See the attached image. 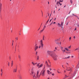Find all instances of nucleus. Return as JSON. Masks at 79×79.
<instances>
[{"label":"nucleus","instance_id":"nucleus-41","mask_svg":"<svg viewBox=\"0 0 79 79\" xmlns=\"http://www.w3.org/2000/svg\"><path fill=\"white\" fill-rule=\"evenodd\" d=\"M52 24H53V22H52L51 24H50V26H51V25Z\"/></svg>","mask_w":79,"mask_h":79},{"label":"nucleus","instance_id":"nucleus-53","mask_svg":"<svg viewBox=\"0 0 79 79\" xmlns=\"http://www.w3.org/2000/svg\"><path fill=\"white\" fill-rule=\"evenodd\" d=\"M62 5V4H61V3H60V5L61 6V5Z\"/></svg>","mask_w":79,"mask_h":79},{"label":"nucleus","instance_id":"nucleus-2","mask_svg":"<svg viewBox=\"0 0 79 79\" xmlns=\"http://www.w3.org/2000/svg\"><path fill=\"white\" fill-rule=\"evenodd\" d=\"M60 48L61 50H62L63 53H64V52L66 53H69V52H66L65 51V50H66V51H69V50H68V49L67 48H65L64 49L61 46L60 47Z\"/></svg>","mask_w":79,"mask_h":79},{"label":"nucleus","instance_id":"nucleus-20","mask_svg":"<svg viewBox=\"0 0 79 79\" xmlns=\"http://www.w3.org/2000/svg\"><path fill=\"white\" fill-rule=\"evenodd\" d=\"M45 65H44V68L43 69V70L42 71H44V70H45Z\"/></svg>","mask_w":79,"mask_h":79},{"label":"nucleus","instance_id":"nucleus-13","mask_svg":"<svg viewBox=\"0 0 79 79\" xmlns=\"http://www.w3.org/2000/svg\"><path fill=\"white\" fill-rule=\"evenodd\" d=\"M47 73L48 74H50V71H49L48 70L47 71Z\"/></svg>","mask_w":79,"mask_h":79},{"label":"nucleus","instance_id":"nucleus-9","mask_svg":"<svg viewBox=\"0 0 79 79\" xmlns=\"http://www.w3.org/2000/svg\"><path fill=\"white\" fill-rule=\"evenodd\" d=\"M43 66V64H41L40 66L38 68H42Z\"/></svg>","mask_w":79,"mask_h":79},{"label":"nucleus","instance_id":"nucleus-45","mask_svg":"<svg viewBox=\"0 0 79 79\" xmlns=\"http://www.w3.org/2000/svg\"><path fill=\"white\" fill-rule=\"evenodd\" d=\"M52 21V19H51L50 21H49V23H50V22H51V21Z\"/></svg>","mask_w":79,"mask_h":79},{"label":"nucleus","instance_id":"nucleus-43","mask_svg":"<svg viewBox=\"0 0 79 79\" xmlns=\"http://www.w3.org/2000/svg\"><path fill=\"white\" fill-rule=\"evenodd\" d=\"M73 38L74 39H76V37L75 36H74L73 37Z\"/></svg>","mask_w":79,"mask_h":79},{"label":"nucleus","instance_id":"nucleus-48","mask_svg":"<svg viewBox=\"0 0 79 79\" xmlns=\"http://www.w3.org/2000/svg\"><path fill=\"white\" fill-rule=\"evenodd\" d=\"M79 50V48H77L75 50Z\"/></svg>","mask_w":79,"mask_h":79},{"label":"nucleus","instance_id":"nucleus-10","mask_svg":"<svg viewBox=\"0 0 79 79\" xmlns=\"http://www.w3.org/2000/svg\"><path fill=\"white\" fill-rule=\"evenodd\" d=\"M58 40V39H57V40H55V42H56V44H59V43H58V42H57V41Z\"/></svg>","mask_w":79,"mask_h":79},{"label":"nucleus","instance_id":"nucleus-54","mask_svg":"<svg viewBox=\"0 0 79 79\" xmlns=\"http://www.w3.org/2000/svg\"><path fill=\"white\" fill-rule=\"evenodd\" d=\"M37 64V63H35V64Z\"/></svg>","mask_w":79,"mask_h":79},{"label":"nucleus","instance_id":"nucleus-46","mask_svg":"<svg viewBox=\"0 0 79 79\" xmlns=\"http://www.w3.org/2000/svg\"><path fill=\"white\" fill-rule=\"evenodd\" d=\"M55 50H57V48H56V47L55 48Z\"/></svg>","mask_w":79,"mask_h":79},{"label":"nucleus","instance_id":"nucleus-36","mask_svg":"<svg viewBox=\"0 0 79 79\" xmlns=\"http://www.w3.org/2000/svg\"><path fill=\"white\" fill-rule=\"evenodd\" d=\"M15 39H16V40H18V37H17L15 38Z\"/></svg>","mask_w":79,"mask_h":79},{"label":"nucleus","instance_id":"nucleus-23","mask_svg":"<svg viewBox=\"0 0 79 79\" xmlns=\"http://www.w3.org/2000/svg\"><path fill=\"white\" fill-rule=\"evenodd\" d=\"M31 63H32V64H33V66H35V63H34V62H32Z\"/></svg>","mask_w":79,"mask_h":79},{"label":"nucleus","instance_id":"nucleus-61","mask_svg":"<svg viewBox=\"0 0 79 79\" xmlns=\"http://www.w3.org/2000/svg\"><path fill=\"white\" fill-rule=\"evenodd\" d=\"M68 65H69V64H68V63H66Z\"/></svg>","mask_w":79,"mask_h":79},{"label":"nucleus","instance_id":"nucleus-4","mask_svg":"<svg viewBox=\"0 0 79 79\" xmlns=\"http://www.w3.org/2000/svg\"><path fill=\"white\" fill-rule=\"evenodd\" d=\"M40 44L41 45H40L39 47V48H40L41 47L42 48H43V47H44V44H43V41H42V40H41L40 41Z\"/></svg>","mask_w":79,"mask_h":79},{"label":"nucleus","instance_id":"nucleus-35","mask_svg":"<svg viewBox=\"0 0 79 79\" xmlns=\"http://www.w3.org/2000/svg\"><path fill=\"white\" fill-rule=\"evenodd\" d=\"M8 66H10V62H8Z\"/></svg>","mask_w":79,"mask_h":79},{"label":"nucleus","instance_id":"nucleus-30","mask_svg":"<svg viewBox=\"0 0 79 79\" xmlns=\"http://www.w3.org/2000/svg\"><path fill=\"white\" fill-rule=\"evenodd\" d=\"M77 27H79V23H77Z\"/></svg>","mask_w":79,"mask_h":79},{"label":"nucleus","instance_id":"nucleus-47","mask_svg":"<svg viewBox=\"0 0 79 79\" xmlns=\"http://www.w3.org/2000/svg\"><path fill=\"white\" fill-rule=\"evenodd\" d=\"M71 46H69V48H71Z\"/></svg>","mask_w":79,"mask_h":79},{"label":"nucleus","instance_id":"nucleus-19","mask_svg":"<svg viewBox=\"0 0 79 79\" xmlns=\"http://www.w3.org/2000/svg\"><path fill=\"white\" fill-rule=\"evenodd\" d=\"M0 11H1V10H2V3H0Z\"/></svg>","mask_w":79,"mask_h":79},{"label":"nucleus","instance_id":"nucleus-37","mask_svg":"<svg viewBox=\"0 0 79 79\" xmlns=\"http://www.w3.org/2000/svg\"><path fill=\"white\" fill-rule=\"evenodd\" d=\"M57 73H59V74L61 73V72H60L58 71V70L57 71Z\"/></svg>","mask_w":79,"mask_h":79},{"label":"nucleus","instance_id":"nucleus-8","mask_svg":"<svg viewBox=\"0 0 79 79\" xmlns=\"http://www.w3.org/2000/svg\"><path fill=\"white\" fill-rule=\"evenodd\" d=\"M38 48H39V47L37 46V44H35V48L37 50V49H38Z\"/></svg>","mask_w":79,"mask_h":79},{"label":"nucleus","instance_id":"nucleus-60","mask_svg":"<svg viewBox=\"0 0 79 79\" xmlns=\"http://www.w3.org/2000/svg\"><path fill=\"white\" fill-rule=\"evenodd\" d=\"M56 18H55V19H54V21H55V20H56Z\"/></svg>","mask_w":79,"mask_h":79},{"label":"nucleus","instance_id":"nucleus-25","mask_svg":"<svg viewBox=\"0 0 79 79\" xmlns=\"http://www.w3.org/2000/svg\"><path fill=\"white\" fill-rule=\"evenodd\" d=\"M45 64H46V65H47L48 64V62H47V61H46Z\"/></svg>","mask_w":79,"mask_h":79},{"label":"nucleus","instance_id":"nucleus-14","mask_svg":"<svg viewBox=\"0 0 79 79\" xmlns=\"http://www.w3.org/2000/svg\"><path fill=\"white\" fill-rule=\"evenodd\" d=\"M3 70L2 69H1V76H2V74H3V72H2Z\"/></svg>","mask_w":79,"mask_h":79},{"label":"nucleus","instance_id":"nucleus-18","mask_svg":"<svg viewBox=\"0 0 79 79\" xmlns=\"http://www.w3.org/2000/svg\"><path fill=\"white\" fill-rule=\"evenodd\" d=\"M45 27H46V26H45V25H44L43 29L44 30L45 29Z\"/></svg>","mask_w":79,"mask_h":79},{"label":"nucleus","instance_id":"nucleus-59","mask_svg":"<svg viewBox=\"0 0 79 79\" xmlns=\"http://www.w3.org/2000/svg\"><path fill=\"white\" fill-rule=\"evenodd\" d=\"M76 28H75V29H74L75 31H76Z\"/></svg>","mask_w":79,"mask_h":79},{"label":"nucleus","instance_id":"nucleus-32","mask_svg":"<svg viewBox=\"0 0 79 79\" xmlns=\"http://www.w3.org/2000/svg\"><path fill=\"white\" fill-rule=\"evenodd\" d=\"M52 52H53V53H54V52H56V50H54L53 51H52Z\"/></svg>","mask_w":79,"mask_h":79},{"label":"nucleus","instance_id":"nucleus-42","mask_svg":"<svg viewBox=\"0 0 79 79\" xmlns=\"http://www.w3.org/2000/svg\"><path fill=\"white\" fill-rule=\"evenodd\" d=\"M69 39L70 40H71V37H70L69 38Z\"/></svg>","mask_w":79,"mask_h":79},{"label":"nucleus","instance_id":"nucleus-38","mask_svg":"<svg viewBox=\"0 0 79 79\" xmlns=\"http://www.w3.org/2000/svg\"><path fill=\"white\" fill-rule=\"evenodd\" d=\"M73 16H76V15H74V14H73Z\"/></svg>","mask_w":79,"mask_h":79},{"label":"nucleus","instance_id":"nucleus-21","mask_svg":"<svg viewBox=\"0 0 79 79\" xmlns=\"http://www.w3.org/2000/svg\"><path fill=\"white\" fill-rule=\"evenodd\" d=\"M47 67H48V68H50V65H48V64L47 65Z\"/></svg>","mask_w":79,"mask_h":79},{"label":"nucleus","instance_id":"nucleus-49","mask_svg":"<svg viewBox=\"0 0 79 79\" xmlns=\"http://www.w3.org/2000/svg\"><path fill=\"white\" fill-rule=\"evenodd\" d=\"M43 40H44V37L43 38Z\"/></svg>","mask_w":79,"mask_h":79},{"label":"nucleus","instance_id":"nucleus-26","mask_svg":"<svg viewBox=\"0 0 79 79\" xmlns=\"http://www.w3.org/2000/svg\"><path fill=\"white\" fill-rule=\"evenodd\" d=\"M39 56H38L37 57V60H39Z\"/></svg>","mask_w":79,"mask_h":79},{"label":"nucleus","instance_id":"nucleus-6","mask_svg":"<svg viewBox=\"0 0 79 79\" xmlns=\"http://www.w3.org/2000/svg\"><path fill=\"white\" fill-rule=\"evenodd\" d=\"M66 68L67 69H66V70L67 71H72V70L71 69V68L70 67H68L66 66Z\"/></svg>","mask_w":79,"mask_h":79},{"label":"nucleus","instance_id":"nucleus-1","mask_svg":"<svg viewBox=\"0 0 79 79\" xmlns=\"http://www.w3.org/2000/svg\"><path fill=\"white\" fill-rule=\"evenodd\" d=\"M39 73V71H37L36 74L35 72L32 71L30 73V74L32 76L33 79H36L38 78Z\"/></svg>","mask_w":79,"mask_h":79},{"label":"nucleus","instance_id":"nucleus-52","mask_svg":"<svg viewBox=\"0 0 79 79\" xmlns=\"http://www.w3.org/2000/svg\"><path fill=\"white\" fill-rule=\"evenodd\" d=\"M65 77H67V76L65 75Z\"/></svg>","mask_w":79,"mask_h":79},{"label":"nucleus","instance_id":"nucleus-15","mask_svg":"<svg viewBox=\"0 0 79 79\" xmlns=\"http://www.w3.org/2000/svg\"><path fill=\"white\" fill-rule=\"evenodd\" d=\"M40 64V63H39L37 64V67H38V68H39V67Z\"/></svg>","mask_w":79,"mask_h":79},{"label":"nucleus","instance_id":"nucleus-33","mask_svg":"<svg viewBox=\"0 0 79 79\" xmlns=\"http://www.w3.org/2000/svg\"><path fill=\"white\" fill-rule=\"evenodd\" d=\"M70 2L71 4L73 3V1L72 0H70Z\"/></svg>","mask_w":79,"mask_h":79},{"label":"nucleus","instance_id":"nucleus-57","mask_svg":"<svg viewBox=\"0 0 79 79\" xmlns=\"http://www.w3.org/2000/svg\"><path fill=\"white\" fill-rule=\"evenodd\" d=\"M62 67L63 68H64V67H63V65H62Z\"/></svg>","mask_w":79,"mask_h":79},{"label":"nucleus","instance_id":"nucleus-24","mask_svg":"<svg viewBox=\"0 0 79 79\" xmlns=\"http://www.w3.org/2000/svg\"><path fill=\"white\" fill-rule=\"evenodd\" d=\"M58 24L59 26H59V27H61V25H60V23H58Z\"/></svg>","mask_w":79,"mask_h":79},{"label":"nucleus","instance_id":"nucleus-55","mask_svg":"<svg viewBox=\"0 0 79 79\" xmlns=\"http://www.w3.org/2000/svg\"><path fill=\"white\" fill-rule=\"evenodd\" d=\"M71 57H72V58H74V56H71Z\"/></svg>","mask_w":79,"mask_h":79},{"label":"nucleus","instance_id":"nucleus-63","mask_svg":"<svg viewBox=\"0 0 79 79\" xmlns=\"http://www.w3.org/2000/svg\"><path fill=\"white\" fill-rule=\"evenodd\" d=\"M64 73H66V71L64 70Z\"/></svg>","mask_w":79,"mask_h":79},{"label":"nucleus","instance_id":"nucleus-39","mask_svg":"<svg viewBox=\"0 0 79 79\" xmlns=\"http://www.w3.org/2000/svg\"><path fill=\"white\" fill-rule=\"evenodd\" d=\"M76 17H77V19H79V17H77V16H76Z\"/></svg>","mask_w":79,"mask_h":79},{"label":"nucleus","instance_id":"nucleus-64","mask_svg":"<svg viewBox=\"0 0 79 79\" xmlns=\"http://www.w3.org/2000/svg\"><path fill=\"white\" fill-rule=\"evenodd\" d=\"M60 10V9H59V10H58V11H59V10Z\"/></svg>","mask_w":79,"mask_h":79},{"label":"nucleus","instance_id":"nucleus-50","mask_svg":"<svg viewBox=\"0 0 79 79\" xmlns=\"http://www.w3.org/2000/svg\"><path fill=\"white\" fill-rule=\"evenodd\" d=\"M52 76H54V73H52Z\"/></svg>","mask_w":79,"mask_h":79},{"label":"nucleus","instance_id":"nucleus-28","mask_svg":"<svg viewBox=\"0 0 79 79\" xmlns=\"http://www.w3.org/2000/svg\"><path fill=\"white\" fill-rule=\"evenodd\" d=\"M19 79H22V77L21 76H19Z\"/></svg>","mask_w":79,"mask_h":79},{"label":"nucleus","instance_id":"nucleus-56","mask_svg":"<svg viewBox=\"0 0 79 79\" xmlns=\"http://www.w3.org/2000/svg\"><path fill=\"white\" fill-rule=\"evenodd\" d=\"M61 42H60V45H61Z\"/></svg>","mask_w":79,"mask_h":79},{"label":"nucleus","instance_id":"nucleus-22","mask_svg":"<svg viewBox=\"0 0 79 79\" xmlns=\"http://www.w3.org/2000/svg\"><path fill=\"white\" fill-rule=\"evenodd\" d=\"M44 29H43V30H41L40 31V33H41L42 32H43V31H44Z\"/></svg>","mask_w":79,"mask_h":79},{"label":"nucleus","instance_id":"nucleus-5","mask_svg":"<svg viewBox=\"0 0 79 79\" xmlns=\"http://www.w3.org/2000/svg\"><path fill=\"white\" fill-rule=\"evenodd\" d=\"M58 55L56 54L54 55L53 56L54 60L55 61H57V60H58Z\"/></svg>","mask_w":79,"mask_h":79},{"label":"nucleus","instance_id":"nucleus-27","mask_svg":"<svg viewBox=\"0 0 79 79\" xmlns=\"http://www.w3.org/2000/svg\"><path fill=\"white\" fill-rule=\"evenodd\" d=\"M77 67H78V68H79V62L78 64H77Z\"/></svg>","mask_w":79,"mask_h":79},{"label":"nucleus","instance_id":"nucleus-12","mask_svg":"<svg viewBox=\"0 0 79 79\" xmlns=\"http://www.w3.org/2000/svg\"><path fill=\"white\" fill-rule=\"evenodd\" d=\"M69 58H70V56H69L67 57H66V58H63L62 59H67Z\"/></svg>","mask_w":79,"mask_h":79},{"label":"nucleus","instance_id":"nucleus-51","mask_svg":"<svg viewBox=\"0 0 79 79\" xmlns=\"http://www.w3.org/2000/svg\"><path fill=\"white\" fill-rule=\"evenodd\" d=\"M49 21V19H48V21L47 22V23H48V21Z\"/></svg>","mask_w":79,"mask_h":79},{"label":"nucleus","instance_id":"nucleus-17","mask_svg":"<svg viewBox=\"0 0 79 79\" xmlns=\"http://www.w3.org/2000/svg\"><path fill=\"white\" fill-rule=\"evenodd\" d=\"M11 67H12V66H13V60L11 61Z\"/></svg>","mask_w":79,"mask_h":79},{"label":"nucleus","instance_id":"nucleus-62","mask_svg":"<svg viewBox=\"0 0 79 79\" xmlns=\"http://www.w3.org/2000/svg\"><path fill=\"white\" fill-rule=\"evenodd\" d=\"M50 71H52V69H50Z\"/></svg>","mask_w":79,"mask_h":79},{"label":"nucleus","instance_id":"nucleus-40","mask_svg":"<svg viewBox=\"0 0 79 79\" xmlns=\"http://www.w3.org/2000/svg\"><path fill=\"white\" fill-rule=\"evenodd\" d=\"M58 2V3H59V5L60 4V2Z\"/></svg>","mask_w":79,"mask_h":79},{"label":"nucleus","instance_id":"nucleus-34","mask_svg":"<svg viewBox=\"0 0 79 79\" xmlns=\"http://www.w3.org/2000/svg\"><path fill=\"white\" fill-rule=\"evenodd\" d=\"M56 5H57V6H59V5H58V2H57Z\"/></svg>","mask_w":79,"mask_h":79},{"label":"nucleus","instance_id":"nucleus-31","mask_svg":"<svg viewBox=\"0 0 79 79\" xmlns=\"http://www.w3.org/2000/svg\"><path fill=\"white\" fill-rule=\"evenodd\" d=\"M18 56H19V59H20V58H21V56H20L19 55Z\"/></svg>","mask_w":79,"mask_h":79},{"label":"nucleus","instance_id":"nucleus-16","mask_svg":"<svg viewBox=\"0 0 79 79\" xmlns=\"http://www.w3.org/2000/svg\"><path fill=\"white\" fill-rule=\"evenodd\" d=\"M63 26V22H61V24H60V26Z\"/></svg>","mask_w":79,"mask_h":79},{"label":"nucleus","instance_id":"nucleus-11","mask_svg":"<svg viewBox=\"0 0 79 79\" xmlns=\"http://www.w3.org/2000/svg\"><path fill=\"white\" fill-rule=\"evenodd\" d=\"M17 70V69H14V73H16V71Z\"/></svg>","mask_w":79,"mask_h":79},{"label":"nucleus","instance_id":"nucleus-29","mask_svg":"<svg viewBox=\"0 0 79 79\" xmlns=\"http://www.w3.org/2000/svg\"><path fill=\"white\" fill-rule=\"evenodd\" d=\"M63 2V0H62V1H61V0H59V2Z\"/></svg>","mask_w":79,"mask_h":79},{"label":"nucleus","instance_id":"nucleus-44","mask_svg":"<svg viewBox=\"0 0 79 79\" xmlns=\"http://www.w3.org/2000/svg\"><path fill=\"white\" fill-rule=\"evenodd\" d=\"M37 52L36 51V55H37Z\"/></svg>","mask_w":79,"mask_h":79},{"label":"nucleus","instance_id":"nucleus-7","mask_svg":"<svg viewBox=\"0 0 79 79\" xmlns=\"http://www.w3.org/2000/svg\"><path fill=\"white\" fill-rule=\"evenodd\" d=\"M48 53H49V54H52V53H53V52L52 51H48Z\"/></svg>","mask_w":79,"mask_h":79},{"label":"nucleus","instance_id":"nucleus-3","mask_svg":"<svg viewBox=\"0 0 79 79\" xmlns=\"http://www.w3.org/2000/svg\"><path fill=\"white\" fill-rule=\"evenodd\" d=\"M40 75L42 77H44L45 75V70H42L40 73Z\"/></svg>","mask_w":79,"mask_h":79},{"label":"nucleus","instance_id":"nucleus-58","mask_svg":"<svg viewBox=\"0 0 79 79\" xmlns=\"http://www.w3.org/2000/svg\"><path fill=\"white\" fill-rule=\"evenodd\" d=\"M36 50L37 49H35V51H36Z\"/></svg>","mask_w":79,"mask_h":79}]
</instances>
